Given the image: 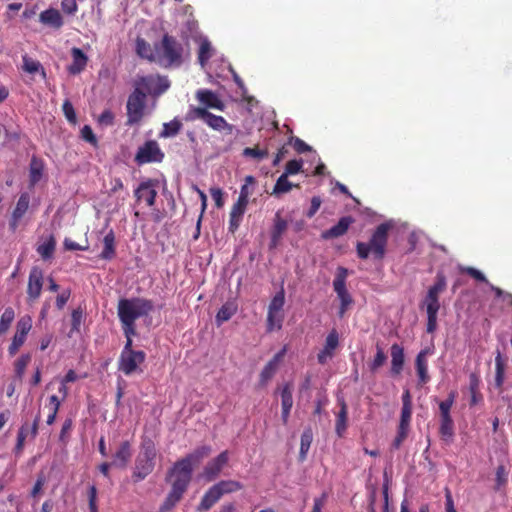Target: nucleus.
Wrapping results in <instances>:
<instances>
[{
	"label": "nucleus",
	"mask_w": 512,
	"mask_h": 512,
	"mask_svg": "<svg viewBox=\"0 0 512 512\" xmlns=\"http://www.w3.org/2000/svg\"><path fill=\"white\" fill-rule=\"evenodd\" d=\"M32 328V318L29 315L22 316L16 325V331L28 335Z\"/></svg>",
	"instance_id": "nucleus-57"
},
{
	"label": "nucleus",
	"mask_w": 512,
	"mask_h": 512,
	"mask_svg": "<svg viewBox=\"0 0 512 512\" xmlns=\"http://www.w3.org/2000/svg\"><path fill=\"white\" fill-rule=\"evenodd\" d=\"M285 352L286 349L283 348L281 351L276 353L273 358L269 360L268 363L264 366L259 377L260 385L265 386L273 378L278 369L279 363L285 355Z\"/></svg>",
	"instance_id": "nucleus-19"
},
{
	"label": "nucleus",
	"mask_w": 512,
	"mask_h": 512,
	"mask_svg": "<svg viewBox=\"0 0 512 512\" xmlns=\"http://www.w3.org/2000/svg\"><path fill=\"white\" fill-rule=\"evenodd\" d=\"M439 434L443 441L449 443L454 436V422L452 417H441Z\"/></svg>",
	"instance_id": "nucleus-37"
},
{
	"label": "nucleus",
	"mask_w": 512,
	"mask_h": 512,
	"mask_svg": "<svg viewBox=\"0 0 512 512\" xmlns=\"http://www.w3.org/2000/svg\"><path fill=\"white\" fill-rule=\"evenodd\" d=\"M72 428H73V421H72V419L67 418L64 421V423L62 425V428H61V431H60V434H59V440L62 443H64V444L67 443L68 438H69V434L72 431Z\"/></svg>",
	"instance_id": "nucleus-62"
},
{
	"label": "nucleus",
	"mask_w": 512,
	"mask_h": 512,
	"mask_svg": "<svg viewBox=\"0 0 512 512\" xmlns=\"http://www.w3.org/2000/svg\"><path fill=\"white\" fill-rule=\"evenodd\" d=\"M409 432V427L406 426H398L397 435L393 440L392 447L394 449H399L402 445L403 441L406 439Z\"/></svg>",
	"instance_id": "nucleus-58"
},
{
	"label": "nucleus",
	"mask_w": 512,
	"mask_h": 512,
	"mask_svg": "<svg viewBox=\"0 0 512 512\" xmlns=\"http://www.w3.org/2000/svg\"><path fill=\"white\" fill-rule=\"evenodd\" d=\"M154 309L153 302L146 298H122L118 301L117 314L121 327L127 329L136 328L138 318L147 316Z\"/></svg>",
	"instance_id": "nucleus-1"
},
{
	"label": "nucleus",
	"mask_w": 512,
	"mask_h": 512,
	"mask_svg": "<svg viewBox=\"0 0 512 512\" xmlns=\"http://www.w3.org/2000/svg\"><path fill=\"white\" fill-rule=\"evenodd\" d=\"M222 496L224 494H230L233 492H237L243 488L242 483L235 480H222L215 484Z\"/></svg>",
	"instance_id": "nucleus-42"
},
{
	"label": "nucleus",
	"mask_w": 512,
	"mask_h": 512,
	"mask_svg": "<svg viewBox=\"0 0 512 512\" xmlns=\"http://www.w3.org/2000/svg\"><path fill=\"white\" fill-rule=\"evenodd\" d=\"M294 185L288 180V176L284 173L277 179L272 194L280 195L289 192Z\"/></svg>",
	"instance_id": "nucleus-45"
},
{
	"label": "nucleus",
	"mask_w": 512,
	"mask_h": 512,
	"mask_svg": "<svg viewBox=\"0 0 512 512\" xmlns=\"http://www.w3.org/2000/svg\"><path fill=\"white\" fill-rule=\"evenodd\" d=\"M146 354L144 351H136L130 353H120L118 359V370L126 376L134 373L142 372L140 365L145 362Z\"/></svg>",
	"instance_id": "nucleus-13"
},
{
	"label": "nucleus",
	"mask_w": 512,
	"mask_h": 512,
	"mask_svg": "<svg viewBox=\"0 0 512 512\" xmlns=\"http://www.w3.org/2000/svg\"><path fill=\"white\" fill-rule=\"evenodd\" d=\"M447 287L446 277L443 273H437L435 283L429 287L423 300V306L427 313V333H434L437 329V317L440 310L439 296Z\"/></svg>",
	"instance_id": "nucleus-3"
},
{
	"label": "nucleus",
	"mask_w": 512,
	"mask_h": 512,
	"mask_svg": "<svg viewBox=\"0 0 512 512\" xmlns=\"http://www.w3.org/2000/svg\"><path fill=\"white\" fill-rule=\"evenodd\" d=\"M211 452L209 446H201L195 449L192 453L186 457L178 460L174 463L172 469L173 473H179L182 476L192 479L193 464L199 463L203 458L207 457Z\"/></svg>",
	"instance_id": "nucleus-9"
},
{
	"label": "nucleus",
	"mask_w": 512,
	"mask_h": 512,
	"mask_svg": "<svg viewBox=\"0 0 512 512\" xmlns=\"http://www.w3.org/2000/svg\"><path fill=\"white\" fill-rule=\"evenodd\" d=\"M509 471L506 466L500 464L496 467L494 485L492 487L494 492H502L508 485Z\"/></svg>",
	"instance_id": "nucleus-33"
},
{
	"label": "nucleus",
	"mask_w": 512,
	"mask_h": 512,
	"mask_svg": "<svg viewBox=\"0 0 512 512\" xmlns=\"http://www.w3.org/2000/svg\"><path fill=\"white\" fill-rule=\"evenodd\" d=\"M163 159L164 153L155 140H148L142 146H140L134 158L138 165H144L147 163H160L163 161Z\"/></svg>",
	"instance_id": "nucleus-12"
},
{
	"label": "nucleus",
	"mask_w": 512,
	"mask_h": 512,
	"mask_svg": "<svg viewBox=\"0 0 512 512\" xmlns=\"http://www.w3.org/2000/svg\"><path fill=\"white\" fill-rule=\"evenodd\" d=\"M312 432L310 430H306L301 435V443H300V451H299V458L301 461H304L306 459V455L310 449L311 443H312Z\"/></svg>",
	"instance_id": "nucleus-49"
},
{
	"label": "nucleus",
	"mask_w": 512,
	"mask_h": 512,
	"mask_svg": "<svg viewBox=\"0 0 512 512\" xmlns=\"http://www.w3.org/2000/svg\"><path fill=\"white\" fill-rule=\"evenodd\" d=\"M31 362V355L29 353L22 354L14 363V370L17 378L20 380L24 377L25 370Z\"/></svg>",
	"instance_id": "nucleus-47"
},
{
	"label": "nucleus",
	"mask_w": 512,
	"mask_h": 512,
	"mask_svg": "<svg viewBox=\"0 0 512 512\" xmlns=\"http://www.w3.org/2000/svg\"><path fill=\"white\" fill-rule=\"evenodd\" d=\"M114 113L110 109H105L98 117V123L103 126H112L114 124Z\"/></svg>",
	"instance_id": "nucleus-64"
},
{
	"label": "nucleus",
	"mask_w": 512,
	"mask_h": 512,
	"mask_svg": "<svg viewBox=\"0 0 512 512\" xmlns=\"http://www.w3.org/2000/svg\"><path fill=\"white\" fill-rule=\"evenodd\" d=\"M156 447L151 439H144L141 443V451L136 458L132 478L135 482L145 479L152 473L155 467Z\"/></svg>",
	"instance_id": "nucleus-5"
},
{
	"label": "nucleus",
	"mask_w": 512,
	"mask_h": 512,
	"mask_svg": "<svg viewBox=\"0 0 512 512\" xmlns=\"http://www.w3.org/2000/svg\"><path fill=\"white\" fill-rule=\"evenodd\" d=\"M44 162L41 158L33 156L29 165V186L34 187L42 178Z\"/></svg>",
	"instance_id": "nucleus-29"
},
{
	"label": "nucleus",
	"mask_w": 512,
	"mask_h": 512,
	"mask_svg": "<svg viewBox=\"0 0 512 512\" xmlns=\"http://www.w3.org/2000/svg\"><path fill=\"white\" fill-rule=\"evenodd\" d=\"M247 205H248L247 202H244V201L238 199L236 201V203H234L231 208L230 216L243 218V215L247 209Z\"/></svg>",
	"instance_id": "nucleus-60"
},
{
	"label": "nucleus",
	"mask_w": 512,
	"mask_h": 512,
	"mask_svg": "<svg viewBox=\"0 0 512 512\" xmlns=\"http://www.w3.org/2000/svg\"><path fill=\"white\" fill-rule=\"evenodd\" d=\"M156 185L157 180L155 179H147L142 181L134 190L136 201H145L149 207H152L155 204L157 197Z\"/></svg>",
	"instance_id": "nucleus-14"
},
{
	"label": "nucleus",
	"mask_w": 512,
	"mask_h": 512,
	"mask_svg": "<svg viewBox=\"0 0 512 512\" xmlns=\"http://www.w3.org/2000/svg\"><path fill=\"white\" fill-rule=\"evenodd\" d=\"M196 98L202 103L208 110V108L217 109L223 111L225 108L222 100L217 96L215 92L209 89H200L196 92Z\"/></svg>",
	"instance_id": "nucleus-20"
},
{
	"label": "nucleus",
	"mask_w": 512,
	"mask_h": 512,
	"mask_svg": "<svg viewBox=\"0 0 512 512\" xmlns=\"http://www.w3.org/2000/svg\"><path fill=\"white\" fill-rule=\"evenodd\" d=\"M29 205L30 195L27 192L21 193L9 219V230L11 232L14 233L18 229L21 219L29 209Z\"/></svg>",
	"instance_id": "nucleus-15"
},
{
	"label": "nucleus",
	"mask_w": 512,
	"mask_h": 512,
	"mask_svg": "<svg viewBox=\"0 0 512 512\" xmlns=\"http://www.w3.org/2000/svg\"><path fill=\"white\" fill-rule=\"evenodd\" d=\"M391 353V374L398 376L403 370L405 355L404 349L397 343H394L390 348Z\"/></svg>",
	"instance_id": "nucleus-24"
},
{
	"label": "nucleus",
	"mask_w": 512,
	"mask_h": 512,
	"mask_svg": "<svg viewBox=\"0 0 512 512\" xmlns=\"http://www.w3.org/2000/svg\"><path fill=\"white\" fill-rule=\"evenodd\" d=\"M39 21L54 29H60L64 24L61 13L55 8L42 11L39 15Z\"/></svg>",
	"instance_id": "nucleus-25"
},
{
	"label": "nucleus",
	"mask_w": 512,
	"mask_h": 512,
	"mask_svg": "<svg viewBox=\"0 0 512 512\" xmlns=\"http://www.w3.org/2000/svg\"><path fill=\"white\" fill-rule=\"evenodd\" d=\"M26 337H27L26 334L16 331V333L12 339V342L8 347V353L10 356H14L19 351L21 346L25 343Z\"/></svg>",
	"instance_id": "nucleus-53"
},
{
	"label": "nucleus",
	"mask_w": 512,
	"mask_h": 512,
	"mask_svg": "<svg viewBox=\"0 0 512 512\" xmlns=\"http://www.w3.org/2000/svg\"><path fill=\"white\" fill-rule=\"evenodd\" d=\"M286 229L287 221L281 218L279 213H276L274 218V225L271 231V247H276L279 244L282 235L286 231Z\"/></svg>",
	"instance_id": "nucleus-32"
},
{
	"label": "nucleus",
	"mask_w": 512,
	"mask_h": 512,
	"mask_svg": "<svg viewBox=\"0 0 512 512\" xmlns=\"http://www.w3.org/2000/svg\"><path fill=\"white\" fill-rule=\"evenodd\" d=\"M293 383L291 381L279 385L275 394L280 395L281 407L293 406Z\"/></svg>",
	"instance_id": "nucleus-36"
},
{
	"label": "nucleus",
	"mask_w": 512,
	"mask_h": 512,
	"mask_svg": "<svg viewBox=\"0 0 512 512\" xmlns=\"http://www.w3.org/2000/svg\"><path fill=\"white\" fill-rule=\"evenodd\" d=\"M182 128V123L178 119H173L168 123H164L163 130L161 132L162 137H173L176 136Z\"/></svg>",
	"instance_id": "nucleus-51"
},
{
	"label": "nucleus",
	"mask_w": 512,
	"mask_h": 512,
	"mask_svg": "<svg viewBox=\"0 0 512 512\" xmlns=\"http://www.w3.org/2000/svg\"><path fill=\"white\" fill-rule=\"evenodd\" d=\"M72 63L68 66L67 70L71 75L80 74L86 67L88 57L86 54L77 47H73L71 50Z\"/></svg>",
	"instance_id": "nucleus-26"
},
{
	"label": "nucleus",
	"mask_w": 512,
	"mask_h": 512,
	"mask_svg": "<svg viewBox=\"0 0 512 512\" xmlns=\"http://www.w3.org/2000/svg\"><path fill=\"white\" fill-rule=\"evenodd\" d=\"M237 306L232 302H227L221 306L219 311L216 314V323L220 326L222 323L231 319V317L236 313Z\"/></svg>",
	"instance_id": "nucleus-39"
},
{
	"label": "nucleus",
	"mask_w": 512,
	"mask_h": 512,
	"mask_svg": "<svg viewBox=\"0 0 512 512\" xmlns=\"http://www.w3.org/2000/svg\"><path fill=\"white\" fill-rule=\"evenodd\" d=\"M132 457L131 444L129 441H123L117 451L113 454L112 465L119 469H125Z\"/></svg>",
	"instance_id": "nucleus-22"
},
{
	"label": "nucleus",
	"mask_w": 512,
	"mask_h": 512,
	"mask_svg": "<svg viewBox=\"0 0 512 512\" xmlns=\"http://www.w3.org/2000/svg\"><path fill=\"white\" fill-rule=\"evenodd\" d=\"M22 70L28 74H37L39 73L42 77V79H46V71L42 64L31 57H29L27 54L22 56Z\"/></svg>",
	"instance_id": "nucleus-35"
},
{
	"label": "nucleus",
	"mask_w": 512,
	"mask_h": 512,
	"mask_svg": "<svg viewBox=\"0 0 512 512\" xmlns=\"http://www.w3.org/2000/svg\"><path fill=\"white\" fill-rule=\"evenodd\" d=\"M56 248V240L53 235H50L48 239L37 246L36 251L43 260H49L53 257Z\"/></svg>",
	"instance_id": "nucleus-38"
},
{
	"label": "nucleus",
	"mask_w": 512,
	"mask_h": 512,
	"mask_svg": "<svg viewBox=\"0 0 512 512\" xmlns=\"http://www.w3.org/2000/svg\"><path fill=\"white\" fill-rule=\"evenodd\" d=\"M211 57H212L211 43L207 39H204L201 41L200 46H199L198 61L202 66H204Z\"/></svg>",
	"instance_id": "nucleus-48"
},
{
	"label": "nucleus",
	"mask_w": 512,
	"mask_h": 512,
	"mask_svg": "<svg viewBox=\"0 0 512 512\" xmlns=\"http://www.w3.org/2000/svg\"><path fill=\"white\" fill-rule=\"evenodd\" d=\"M505 363L501 353L498 351L495 357V385L500 388L504 383Z\"/></svg>",
	"instance_id": "nucleus-43"
},
{
	"label": "nucleus",
	"mask_w": 512,
	"mask_h": 512,
	"mask_svg": "<svg viewBox=\"0 0 512 512\" xmlns=\"http://www.w3.org/2000/svg\"><path fill=\"white\" fill-rule=\"evenodd\" d=\"M338 345L339 334L336 329H332L325 339L324 347L317 354L318 363L324 365L328 362V360L332 359Z\"/></svg>",
	"instance_id": "nucleus-18"
},
{
	"label": "nucleus",
	"mask_w": 512,
	"mask_h": 512,
	"mask_svg": "<svg viewBox=\"0 0 512 512\" xmlns=\"http://www.w3.org/2000/svg\"><path fill=\"white\" fill-rule=\"evenodd\" d=\"M84 311L81 307H78L72 311L71 314V330L69 336H72L74 332H80V327L83 321Z\"/></svg>",
	"instance_id": "nucleus-52"
},
{
	"label": "nucleus",
	"mask_w": 512,
	"mask_h": 512,
	"mask_svg": "<svg viewBox=\"0 0 512 512\" xmlns=\"http://www.w3.org/2000/svg\"><path fill=\"white\" fill-rule=\"evenodd\" d=\"M469 392H470V405H477L483 400V396L480 392V377L477 373H471L469 375Z\"/></svg>",
	"instance_id": "nucleus-34"
},
{
	"label": "nucleus",
	"mask_w": 512,
	"mask_h": 512,
	"mask_svg": "<svg viewBox=\"0 0 512 512\" xmlns=\"http://www.w3.org/2000/svg\"><path fill=\"white\" fill-rule=\"evenodd\" d=\"M269 155L268 149H260L259 146L246 147L242 151V156L245 158H252L257 161H261L267 158Z\"/></svg>",
	"instance_id": "nucleus-44"
},
{
	"label": "nucleus",
	"mask_w": 512,
	"mask_h": 512,
	"mask_svg": "<svg viewBox=\"0 0 512 512\" xmlns=\"http://www.w3.org/2000/svg\"><path fill=\"white\" fill-rule=\"evenodd\" d=\"M222 497L221 492L214 484L203 495L199 505L197 506L198 512H206L210 510Z\"/></svg>",
	"instance_id": "nucleus-23"
},
{
	"label": "nucleus",
	"mask_w": 512,
	"mask_h": 512,
	"mask_svg": "<svg viewBox=\"0 0 512 512\" xmlns=\"http://www.w3.org/2000/svg\"><path fill=\"white\" fill-rule=\"evenodd\" d=\"M136 87H140L145 93L158 97L165 93L170 87V81L166 76L159 74L139 77Z\"/></svg>",
	"instance_id": "nucleus-11"
},
{
	"label": "nucleus",
	"mask_w": 512,
	"mask_h": 512,
	"mask_svg": "<svg viewBox=\"0 0 512 512\" xmlns=\"http://www.w3.org/2000/svg\"><path fill=\"white\" fill-rule=\"evenodd\" d=\"M387 356L380 346H376V354L369 367L372 372H376L386 362Z\"/></svg>",
	"instance_id": "nucleus-54"
},
{
	"label": "nucleus",
	"mask_w": 512,
	"mask_h": 512,
	"mask_svg": "<svg viewBox=\"0 0 512 512\" xmlns=\"http://www.w3.org/2000/svg\"><path fill=\"white\" fill-rule=\"evenodd\" d=\"M135 52L140 58L156 63L155 46L152 48L150 43H148L144 38H142V37L136 38Z\"/></svg>",
	"instance_id": "nucleus-27"
},
{
	"label": "nucleus",
	"mask_w": 512,
	"mask_h": 512,
	"mask_svg": "<svg viewBox=\"0 0 512 512\" xmlns=\"http://www.w3.org/2000/svg\"><path fill=\"white\" fill-rule=\"evenodd\" d=\"M390 229V224L381 223L372 233L369 243L357 242L356 251L358 257L360 259H367L371 252L375 259H383L386 253L388 233Z\"/></svg>",
	"instance_id": "nucleus-4"
},
{
	"label": "nucleus",
	"mask_w": 512,
	"mask_h": 512,
	"mask_svg": "<svg viewBox=\"0 0 512 512\" xmlns=\"http://www.w3.org/2000/svg\"><path fill=\"white\" fill-rule=\"evenodd\" d=\"M454 400H455V392H451L446 400L441 401L439 403L440 418L451 416L450 410L453 406Z\"/></svg>",
	"instance_id": "nucleus-55"
},
{
	"label": "nucleus",
	"mask_w": 512,
	"mask_h": 512,
	"mask_svg": "<svg viewBox=\"0 0 512 512\" xmlns=\"http://www.w3.org/2000/svg\"><path fill=\"white\" fill-rule=\"evenodd\" d=\"M348 276V270L344 267H338L336 276L333 280V288L340 300V308L338 315L342 318L348 307L353 303L352 296L346 289V278Z\"/></svg>",
	"instance_id": "nucleus-10"
},
{
	"label": "nucleus",
	"mask_w": 512,
	"mask_h": 512,
	"mask_svg": "<svg viewBox=\"0 0 512 512\" xmlns=\"http://www.w3.org/2000/svg\"><path fill=\"white\" fill-rule=\"evenodd\" d=\"M353 222L354 219L351 216L341 217L336 225L332 226L328 230L323 231L321 237L325 240H329L343 236L348 231L350 225Z\"/></svg>",
	"instance_id": "nucleus-21"
},
{
	"label": "nucleus",
	"mask_w": 512,
	"mask_h": 512,
	"mask_svg": "<svg viewBox=\"0 0 512 512\" xmlns=\"http://www.w3.org/2000/svg\"><path fill=\"white\" fill-rule=\"evenodd\" d=\"M123 333L126 338L125 345L121 351V353H130V352H136L137 350L133 349V340L132 337L136 335V328L133 329H127L126 327L122 328Z\"/></svg>",
	"instance_id": "nucleus-56"
},
{
	"label": "nucleus",
	"mask_w": 512,
	"mask_h": 512,
	"mask_svg": "<svg viewBox=\"0 0 512 512\" xmlns=\"http://www.w3.org/2000/svg\"><path fill=\"white\" fill-rule=\"evenodd\" d=\"M103 250L99 257L103 260H112L116 255L115 234L110 230L103 238Z\"/></svg>",
	"instance_id": "nucleus-31"
},
{
	"label": "nucleus",
	"mask_w": 512,
	"mask_h": 512,
	"mask_svg": "<svg viewBox=\"0 0 512 512\" xmlns=\"http://www.w3.org/2000/svg\"><path fill=\"white\" fill-rule=\"evenodd\" d=\"M15 312L12 307H7L0 317V335L6 333L14 321Z\"/></svg>",
	"instance_id": "nucleus-46"
},
{
	"label": "nucleus",
	"mask_w": 512,
	"mask_h": 512,
	"mask_svg": "<svg viewBox=\"0 0 512 512\" xmlns=\"http://www.w3.org/2000/svg\"><path fill=\"white\" fill-rule=\"evenodd\" d=\"M427 350H421L415 360L416 371L418 375V382L420 385L426 384L430 377L428 375V365L426 360Z\"/></svg>",
	"instance_id": "nucleus-28"
},
{
	"label": "nucleus",
	"mask_w": 512,
	"mask_h": 512,
	"mask_svg": "<svg viewBox=\"0 0 512 512\" xmlns=\"http://www.w3.org/2000/svg\"><path fill=\"white\" fill-rule=\"evenodd\" d=\"M203 120L211 129L226 134H232L235 127L228 123L222 116L209 112L206 108L191 107L185 116L186 121Z\"/></svg>",
	"instance_id": "nucleus-7"
},
{
	"label": "nucleus",
	"mask_w": 512,
	"mask_h": 512,
	"mask_svg": "<svg viewBox=\"0 0 512 512\" xmlns=\"http://www.w3.org/2000/svg\"><path fill=\"white\" fill-rule=\"evenodd\" d=\"M284 321V312L269 311L266 319V330L272 332L274 330H280Z\"/></svg>",
	"instance_id": "nucleus-40"
},
{
	"label": "nucleus",
	"mask_w": 512,
	"mask_h": 512,
	"mask_svg": "<svg viewBox=\"0 0 512 512\" xmlns=\"http://www.w3.org/2000/svg\"><path fill=\"white\" fill-rule=\"evenodd\" d=\"M289 143H293V148L297 153L301 154L312 151V147L298 137H291Z\"/></svg>",
	"instance_id": "nucleus-61"
},
{
	"label": "nucleus",
	"mask_w": 512,
	"mask_h": 512,
	"mask_svg": "<svg viewBox=\"0 0 512 512\" xmlns=\"http://www.w3.org/2000/svg\"><path fill=\"white\" fill-rule=\"evenodd\" d=\"M256 179L252 175H248L244 179V184L241 186L238 199L249 203V197L253 193Z\"/></svg>",
	"instance_id": "nucleus-41"
},
{
	"label": "nucleus",
	"mask_w": 512,
	"mask_h": 512,
	"mask_svg": "<svg viewBox=\"0 0 512 512\" xmlns=\"http://www.w3.org/2000/svg\"><path fill=\"white\" fill-rule=\"evenodd\" d=\"M156 63L163 68L179 67L183 63L184 48L169 34H164L161 41L155 43Z\"/></svg>",
	"instance_id": "nucleus-2"
},
{
	"label": "nucleus",
	"mask_w": 512,
	"mask_h": 512,
	"mask_svg": "<svg viewBox=\"0 0 512 512\" xmlns=\"http://www.w3.org/2000/svg\"><path fill=\"white\" fill-rule=\"evenodd\" d=\"M338 405L340 410L336 417L335 431L339 437H343L347 429L348 407L343 398L338 400Z\"/></svg>",
	"instance_id": "nucleus-30"
},
{
	"label": "nucleus",
	"mask_w": 512,
	"mask_h": 512,
	"mask_svg": "<svg viewBox=\"0 0 512 512\" xmlns=\"http://www.w3.org/2000/svg\"><path fill=\"white\" fill-rule=\"evenodd\" d=\"M228 461L229 453L225 450L207 463L203 470V478L208 482L214 481L220 475Z\"/></svg>",
	"instance_id": "nucleus-16"
},
{
	"label": "nucleus",
	"mask_w": 512,
	"mask_h": 512,
	"mask_svg": "<svg viewBox=\"0 0 512 512\" xmlns=\"http://www.w3.org/2000/svg\"><path fill=\"white\" fill-rule=\"evenodd\" d=\"M302 166H303L302 160H296V159L290 160L286 164L284 174L287 176L298 174L299 172H301Z\"/></svg>",
	"instance_id": "nucleus-59"
},
{
	"label": "nucleus",
	"mask_w": 512,
	"mask_h": 512,
	"mask_svg": "<svg viewBox=\"0 0 512 512\" xmlns=\"http://www.w3.org/2000/svg\"><path fill=\"white\" fill-rule=\"evenodd\" d=\"M146 93L140 87H135L132 93L129 95L126 111L127 121L126 125L132 126L138 124L144 117L146 108Z\"/></svg>",
	"instance_id": "nucleus-8"
},
{
	"label": "nucleus",
	"mask_w": 512,
	"mask_h": 512,
	"mask_svg": "<svg viewBox=\"0 0 512 512\" xmlns=\"http://www.w3.org/2000/svg\"><path fill=\"white\" fill-rule=\"evenodd\" d=\"M62 110H63V113L66 117V119L70 122V123H76V113H75V110H74V107L72 105V103L69 101V100H65L63 105H62Z\"/></svg>",
	"instance_id": "nucleus-63"
},
{
	"label": "nucleus",
	"mask_w": 512,
	"mask_h": 512,
	"mask_svg": "<svg viewBox=\"0 0 512 512\" xmlns=\"http://www.w3.org/2000/svg\"><path fill=\"white\" fill-rule=\"evenodd\" d=\"M171 479H173L171 491L168 493L164 502L160 506L159 512H169L172 510L182 499L191 482V480L182 476L181 474L173 473L172 469L168 471L166 481H171Z\"/></svg>",
	"instance_id": "nucleus-6"
},
{
	"label": "nucleus",
	"mask_w": 512,
	"mask_h": 512,
	"mask_svg": "<svg viewBox=\"0 0 512 512\" xmlns=\"http://www.w3.org/2000/svg\"><path fill=\"white\" fill-rule=\"evenodd\" d=\"M43 286V272L42 270L35 266L32 267L29 273L28 286H27V299L28 302L36 301L42 291Z\"/></svg>",
	"instance_id": "nucleus-17"
},
{
	"label": "nucleus",
	"mask_w": 512,
	"mask_h": 512,
	"mask_svg": "<svg viewBox=\"0 0 512 512\" xmlns=\"http://www.w3.org/2000/svg\"><path fill=\"white\" fill-rule=\"evenodd\" d=\"M285 304V292L284 289L281 288L272 298L269 303L268 310L274 312H283V307Z\"/></svg>",
	"instance_id": "nucleus-50"
}]
</instances>
